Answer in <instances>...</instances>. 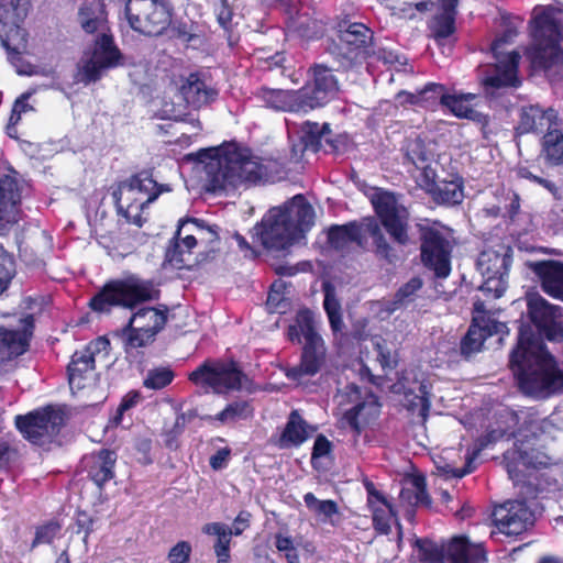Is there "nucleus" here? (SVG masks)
Returning <instances> with one entry per match:
<instances>
[{"label":"nucleus","mask_w":563,"mask_h":563,"mask_svg":"<svg viewBox=\"0 0 563 563\" xmlns=\"http://www.w3.org/2000/svg\"><path fill=\"white\" fill-rule=\"evenodd\" d=\"M510 364L525 394L547 397L563 391V369L556 366L553 356L529 327L520 328Z\"/></svg>","instance_id":"f257e3e1"},{"label":"nucleus","mask_w":563,"mask_h":563,"mask_svg":"<svg viewBox=\"0 0 563 563\" xmlns=\"http://www.w3.org/2000/svg\"><path fill=\"white\" fill-rule=\"evenodd\" d=\"M197 158L203 164L205 187L217 192L241 185L267 181L272 178L268 165L249 150L234 144L222 148L202 150Z\"/></svg>","instance_id":"f03ea898"},{"label":"nucleus","mask_w":563,"mask_h":563,"mask_svg":"<svg viewBox=\"0 0 563 563\" xmlns=\"http://www.w3.org/2000/svg\"><path fill=\"white\" fill-rule=\"evenodd\" d=\"M79 23L87 33H97L93 49L85 52L77 65L76 82L89 85L120 64L121 54L109 34L106 13L100 4L85 5L79 10Z\"/></svg>","instance_id":"7ed1b4c3"},{"label":"nucleus","mask_w":563,"mask_h":563,"mask_svg":"<svg viewBox=\"0 0 563 563\" xmlns=\"http://www.w3.org/2000/svg\"><path fill=\"white\" fill-rule=\"evenodd\" d=\"M560 10L553 5L534 9L533 46L527 52L534 69L548 70L563 58V25L556 15Z\"/></svg>","instance_id":"20e7f679"},{"label":"nucleus","mask_w":563,"mask_h":563,"mask_svg":"<svg viewBox=\"0 0 563 563\" xmlns=\"http://www.w3.org/2000/svg\"><path fill=\"white\" fill-rule=\"evenodd\" d=\"M153 286L135 275L110 280L90 300L95 311L104 312L112 306L132 309L136 305L153 298Z\"/></svg>","instance_id":"39448f33"},{"label":"nucleus","mask_w":563,"mask_h":563,"mask_svg":"<svg viewBox=\"0 0 563 563\" xmlns=\"http://www.w3.org/2000/svg\"><path fill=\"white\" fill-rule=\"evenodd\" d=\"M453 240L448 227L433 223L421 229V260L438 278H446L451 273Z\"/></svg>","instance_id":"423d86ee"},{"label":"nucleus","mask_w":563,"mask_h":563,"mask_svg":"<svg viewBox=\"0 0 563 563\" xmlns=\"http://www.w3.org/2000/svg\"><path fill=\"white\" fill-rule=\"evenodd\" d=\"M189 379L198 386L211 388L216 394L242 389L251 391V380L232 362H207L190 373Z\"/></svg>","instance_id":"0eeeda50"},{"label":"nucleus","mask_w":563,"mask_h":563,"mask_svg":"<svg viewBox=\"0 0 563 563\" xmlns=\"http://www.w3.org/2000/svg\"><path fill=\"white\" fill-rule=\"evenodd\" d=\"M125 14L131 27L144 35H161L172 20L166 0H128Z\"/></svg>","instance_id":"6e6552de"},{"label":"nucleus","mask_w":563,"mask_h":563,"mask_svg":"<svg viewBox=\"0 0 563 563\" xmlns=\"http://www.w3.org/2000/svg\"><path fill=\"white\" fill-rule=\"evenodd\" d=\"M423 551V559L431 563H486L487 558L481 543H472L465 537L453 538L445 547L438 548L433 543L417 541ZM540 563H558L553 558H544Z\"/></svg>","instance_id":"1a4fd4ad"},{"label":"nucleus","mask_w":563,"mask_h":563,"mask_svg":"<svg viewBox=\"0 0 563 563\" xmlns=\"http://www.w3.org/2000/svg\"><path fill=\"white\" fill-rule=\"evenodd\" d=\"M511 265V249L498 244L494 249L484 250L477 260V268L484 282L479 289L494 298L504 295L507 288V277Z\"/></svg>","instance_id":"9d476101"},{"label":"nucleus","mask_w":563,"mask_h":563,"mask_svg":"<svg viewBox=\"0 0 563 563\" xmlns=\"http://www.w3.org/2000/svg\"><path fill=\"white\" fill-rule=\"evenodd\" d=\"M517 36L514 27H508L492 44V51L496 58L495 74L487 76L483 84L486 88L517 87L520 80L517 76V68L520 60L518 52L505 53L504 47L512 43Z\"/></svg>","instance_id":"9b49d317"},{"label":"nucleus","mask_w":563,"mask_h":563,"mask_svg":"<svg viewBox=\"0 0 563 563\" xmlns=\"http://www.w3.org/2000/svg\"><path fill=\"white\" fill-rule=\"evenodd\" d=\"M26 14L27 10L20 0L0 7V41L13 60L27 49V34L21 26Z\"/></svg>","instance_id":"f8f14e48"},{"label":"nucleus","mask_w":563,"mask_h":563,"mask_svg":"<svg viewBox=\"0 0 563 563\" xmlns=\"http://www.w3.org/2000/svg\"><path fill=\"white\" fill-rule=\"evenodd\" d=\"M253 231L254 236L268 250H285L299 240L294 223L288 220L282 208L271 209Z\"/></svg>","instance_id":"ddd939ff"},{"label":"nucleus","mask_w":563,"mask_h":563,"mask_svg":"<svg viewBox=\"0 0 563 563\" xmlns=\"http://www.w3.org/2000/svg\"><path fill=\"white\" fill-rule=\"evenodd\" d=\"M527 312L539 333L549 341L563 340L562 308L550 303L538 292L526 295Z\"/></svg>","instance_id":"4468645a"},{"label":"nucleus","mask_w":563,"mask_h":563,"mask_svg":"<svg viewBox=\"0 0 563 563\" xmlns=\"http://www.w3.org/2000/svg\"><path fill=\"white\" fill-rule=\"evenodd\" d=\"M372 203L394 241L401 245L407 244L409 242L408 212L397 202L396 197L388 191L378 190L373 195Z\"/></svg>","instance_id":"2eb2a0df"},{"label":"nucleus","mask_w":563,"mask_h":563,"mask_svg":"<svg viewBox=\"0 0 563 563\" xmlns=\"http://www.w3.org/2000/svg\"><path fill=\"white\" fill-rule=\"evenodd\" d=\"M534 509L527 500H510L494 511V522L499 532L506 536H518L533 526Z\"/></svg>","instance_id":"dca6fc26"},{"label":"nucleus","mask_w":563,"mask_h":563,"mask_svg":"<svg viewBox=\"0 0 563 563\" xmlns=\"http://www.w3.org/2000/svg\"><path fill=\"white\" fill-rule=\"evenodd\" d=\"M431 98H440L441 103L445 106L455 117L466 118L473 121H481V113L474 109L472 101L476 99L474 93H454L445 95L444 87L438 84H429L417 96L408 95L409 102L420 103Z\"/></svg>","instance_id":"f3484780"},{"label":"nucleus","mask_w":563,"mask_h":563,"mask_svg":"<svg viewBox=\"0 0 563 563\" xmlns=\"http://www.w3.org/2000/svg\"><path fill=\"white\" fill-rule=\"evenodd\" d=\"M380 412L379 404L374 395L368 394L353 408L347 409L339 419L340 429L351 433L353 445L357 444L361 433L378 418Z\"/></svg>","instance_id":"a211bd4d"},{"label":"nucleus","mask_w":563,"mask_h":563,"mask_svg":"<svg viewBox=\"0 0 563 563\" xmlns=\"http://www.w3.org/2000/svg\"><path fill=\"white\" fill-rule=\"evenodd\" d=\"M57 418L53 411H35L26 416H16L15 426L30 442L44 444L58 433Z\"/></svg>","instance_id":"6ab92c4d"},{"label":"nucleus","mask_w":563,"mask_h":563,"mask_svg":"<svg viewBox=\"0 0 563 563\" xmlns=\"http://www.w3.org/2000/svg\"><path fill=\"white\" fill-rule=\"evenodd\" d=\"M339 90V85L331 69L317 65L312 69V82L301 88L308 110L329 102Z\"/></svg>","instance_id":"aec40b11"},{"label":"nucleus","mask_w":563,"mask_h":563,"mask_svg":"<svg viewBox=\"0 0 563 563\" xmlns=\"http://www.w3.org/2000/svg\"><path fill=\"white\" fill-rule=\"evenodd\" d=\"M21 188L15 173L0 177V234L19 221Z\"/></svg>","instance_id":"412c9836"},{"label":"nucleus","mask_w":563,"mask_h":563,"mask_svg":"<svg viewBox=\"0 0 563 563\" xmlns=\"http://www.w3.org/2000/svg\"><path fill=\"white\" fill-rule=\"evenodd\" d=\"M506 331V324L495 320L492 316L479 314L473 317V323L461 343L462 354L470 357L472 354L481 351L484 341L488 336L505 333Z\"/></svg>","instance_id":"4be33fe9"},{"label":"nucleus","mask_w":563,"mask_h":563,"mask_svg":"<svg viewBox=\"0 0 563 563\" xmlns=\"http://www.w3.org/2000/svg\"><path fill=\"white\" fill-rule=\"evenodd\" d=\"M68 382L73 393L92 387L96 383L95 357L91 346L73 354L68 365Z\"/></svg>","instance_id":"5701e85b"},{"label":"nucleus","mask_w":563,"mask_h":563,"mask_svg":"<svg viewBox=\"0 0 563 563\" xmlns=\"http://www.w3.org/2000/svg\"><path fill=\"white\" fill-rule=\"evenodd\" d=\"M373 32L362 23H352L340 31L341 49L350 59L376 54L373 47Z\"/></svg>","instance_id":"b1692460"},{"label":"nucleus","mask_w":563,"mask_h":563,"mask_svg":"<svg viewBox=\"0 0 563 563\" xmlns=\"http://www.w3.org/2000/svg\"><path fill=\"white\" fill-rule=\"evenodd\" d=\"M113 198L119 213H121L128 222L142 225V212L145 207L155 201V196H139L137 190L131 188L124 181L120 183L118 189L113 192Z\"/></svg>","instance_id":"393cba45"},{"label":"nucleus","mask_w":563,"mask_h":563,"mask_svg":"<svg viewBox=\"0 0 563 563\" xmlns=\"http://www.w3.org/2000/svg\"><path fill=\"white\" fill-rule=\"evenodd\" d=\"M33 321V317L29 314L21 320L19 329H0V363L16 357L27 350Z\"/></svg>","instance_id":"a878e982"},{"label":"nucleus","mask_w":563,"mask_h":563,"mask_svg":"<svg viewBox=\"0 0 563 563\" xmlns=\"http://www.w3.org/2000/svg\"><path fill=\"white\" fill-rule=\"evenodd\" d=\"M257 98L265 107L284 112H308V108L300 90H283L262 88Z\"/></svg>","instance_id":"bb28decb"},{"label":"nucleus","mask_w":563,"mask_h":563,"mask_svg":"<svg viewBox=\"0 0 563 563\" xmlns=\"http://www.w3.org/2000/svg\"><path fill=\"white\" fill-rule=\"evenodd\" d=\"M509 477L515 484L521 482L523 473L529 468H538L548 465V457L534 450L514 448L504 454Z\"/></svg>","instance_id":"cd10ccee"},{"label":"nucleus","mask_w":563,"mask_h":563,"mask_svg":"<svg viewBox=\"0 0 563 563\" xmlns=\"http://www.w3.org/2000/svg\"><path fill=\"white\" fill-rule=\"evenodd\" d=\"M328 131V124L320 126L318 123L311 122L302 123L299 130L289 126V134L295 132L298 134V142L291 145V158L295 162H299L305 152L311 151L316 153L320 148L321 140Z\"/></svg>","instance_id":"c85d7f7f"},{"label":"nucleus","mask_w":563,"mask_h":563,"mask_svg":"<svg viewBox=\"0 0 563 563\" xmlns=\"http://www.w3.org/2000/svg\"><path fill=\"white\" fill-rule=\"evenodd\" d=\"M323 358V343L305 345L300 363L296 366L287 367L285 374L289 379L302 384L319 372Z\"/></svg>","instance_id":"c756f323"},{"label":"nucleus","mask_w":563,"mask_h":563,"mask_svg":"<svg viewBox=\"0 0 563 563\" xmlns=\"http://www.w3.org/2000/svg\"><path fill=\"white\" fill-rule=\"evenodd\" d=\"M542 290L550 297L563 301V263L542 261L532 265Z\"/></svg>","instance_id":"7c9ffc66"},{"label":"nucleus","mask_w":563,"mask_h":563,"mask_svg":"<svg viewBox=\"0 0 563 563\" xmlns=\"http://www.w3.org/2000/svg\"><path fill=\"white\" fill-rule=\"evenodd\" d=\"M558 113L554 109L543 110L539 106H530L522 109L519 130L522 133L543 132L556 130Z\"/></svg>","instance_id":"2f4dec72"},{"label":"nucleus","mask_w":563,"mask_h":563,"mask_svg":"<svg viewBox=\"0 0 563 563\" xmlns=\"http://www.w3.org/2000/svg\"><path fill=\"white\" fill-rule=\"evenodd\" d=\"M367 504L373 512V525L379 533L387 534L390 531L391 519L396 516L391 505L374 488L373 484L366 485Z\"/></svg>","instance_id":"473e14b6"},{"label":"nucleus","mask_w":563,"mask_h":563,"mask_svg":"<svg viewBox=\"0 0 563 563\" xmlns=\"http://www.w3.org/2000/svg\"><path fill=\"white\" fill-rule=\"evenodd\" d=\"M282 209L287 214L288 220L294 223L298 239H302L314 223L313 208L301 196H296Z\"/></svg>","instance_id":"72a5a7b5"},{"label":"nucleus","mask_w":563,"mask_h":563,"mask_svg":"<svg viewBox=\"0 0 563 563\" xmlns=\"http://www.w3.org/2000/svg\"><path fill=\"white\" fill-rule=\"evenodd\" d=\"M288 338L292 342H301V338H303L305 345L323 343L321 336L316 331L313 313L308 309L297 312L294 323L288 328Z\"/></svg>","instance_id":"f704fd0d"},{"label":"nucleus","mask_w":563,"mask_h":563,"mask_svg":"<svg viewBox=\"0 0 563 563\" xmlns=\"http://www.w3.org/2000/svg\"><path fill=\"white\" fill-rule=\"evenodd\" d=\"M180 95L188 104L199 108L213 101L218 92L196 74H190L180 86Z\"/></svg>","instance_id":"c9c22d12"},{"label":"nucleus","mask_w":563,"mask_h":563,"mask_svg":"<svg viewBox=\"0 0 563 563\" xmlns=\"http://www.w3.org/2000/svg\"><path fill=\"white\" fill-rule=\"evenodd\" d=\"M89 461L91 463L89 466V475L99 487L114 476L113 468L117 454L113 451L106 449L100 450L91 454Z\"/></svg>","instance_id":"e433bc0d"},{"label":"nucleus","mask_w":563,"mask_h":563,"mask_svg":"<svg viewBox=\"0 0 563 563\" xmlns=\"http://www.w3.org/2000/svg\"><path fill=\"white\" fill-rule=\"evenodd\" d=\"M166 320V309L146 307L133 313L129 322L139 331L154 332L156 335L164 328Z\"/></svg>","instance_id":"4c0bfd02"},{"label":"nucleus","mask_w":563,"mask_h":563,"mask_svg":"<svg viewBox=\"0 0 563 563\" xmlns=\"http://www.w3.org/2000/svg\"><path fill=\"white\" fill-rule=\"evenodd\" d=\"M328 239L335 250H346L353 245H361V227L355 223L335 225L329 230Z\"/></svg>","instance_id":"58836bf2"},{"label":"nucleus","mask_w":563,"mask_h":563,"mask_svg":"<svg viewBox=\"0 0 563 563\" xmlns=\"http://www.w3.org/2000/svg\"><path fill=\"white\" fill-rule=\"evenodd\" d=\"M176 239V244L167 250L166 257L174 266L181 268L187 265L185 255L191 253V250L198 245V240L195 229H186L180 236L177 231Z\"/></svg>","instance_id":"ea45409f"},{"label":"nucleus","mask_w":563,"mask_h":563,"mask_svg":"<svg viewBox=\"0 0 563 563\" xmlns=\"http://www.w3.org/2000/svg\"><path fill=\"white\" fill-rule=\"evenodd\" d=\"M309 437L308 427L302 418L292 411L289 416L288 422L280 435L279 446L290 448L298 446L305 442Z\"/></svg>","instance_id":"a19ab883"},{"label":"nucleus","mask_w":563,"mask_h":563,"mask_svg":"<svg viewBox=\"0 0 563 563\" xmlns=\"http://www.w3.org/2000/svg\"><path fill=\"white\" fill-rule=\"evenodd\" d=\"M202 531L206 534L217 537V542L213 548L218 558V563H228L230 558L229 547L232 536L231 528L221 522H212L205 525Z\"/></svg>","instance_id":"79ce46f5"},{"label":"nucleus","mask_w":563,"mask_h":563,"mask_svg":"<svg viewBox=\"0 0 563 563\" xmlns=\"http://www.w3.org/2000/svg\"><path fill=\"white\" fill-rule=\"evenodd\" d=\"M186 229H195L196 239L198 244L206 250L212 251L219 240V234L216 227H208L197 220L181 221L178 227V235L180 236Z\"/></svg>","instance_id":"37998d69"},{"label":"nucleus","mask_w":563,"mask_h":563,"mask_svg":"<svg viewBox=\"0 0 563 563\" xmlns=\"http://www.w3.org/2000/svg\"><path fill=\"white\" fill-rule=\"evenodd\" d=\"M252 415V408L247 401H233L214 416H207L205 419L209 422H219L221 424L233 423L241 419H247Z\"/></svg>","instance_id":"c03bdc74"},{"label":"nucleus","mask_w":563,"mask_h":563,"mask_svg":"<svg viewBox=\"0 0 563 563\" xmlns=\"http://www.w3.org/2000/svg\"><path fill=\"white\" fill-rule=\"evenodd\" d=\"M124 183L131 188L137 190L139 196L146 198L154 195L155 200L163 191H169L167 186L158 185L146 172L139 173L124 180Z\"/></svg>","instance_id":"a18cd8bd"},{"label":"nucleus","mask_w":563,"mask_h":563,"mask_svg":"<svg viewBox=\"0 0 563 563\" xmlns=\"http://www.w3.org/2000/svg\"><path fill=\"white\" fill-rule=\"evenodd\" d=\"M434 196L438 201L446 205L462 202L464 197L462 179L456 177L452 180L440 181L435 185Z\"/></svg>","instance_id":"49530a36"},{"label":"nucleus","mask_w":563,"mask_h":563,"mask_svg":"<svg viewBox=\"0 0 563 563\" xmlns=\"http://www.w3.org/2000/svg\"><path fill=\"white\" fill-rule=\"evenodd\" d=\"M400 498L410 505H429V496L426 492L424 478L416 476L408 481L407 486L400 492Z\"/></svg>","instance_id":"de8ad7c7"},{"label":"nucleus","mask_w":563,"mask_h":563,"mask_svg":"<svg viewBox=\"0 0 563 563\" xmlns=\"http://www.w3.org/2000/svg\"><path fill=\"white\" fill-rule=\"evenodd\" d=\"M543 153L552 164L563 163V134L559 130L545 133L543 136Z\"/></svg>","instance_id":"09e8293b"},{"label":"nucleus","mask_w":563,"mask_h":563,"mask_svg":"<svg viewBox=\"0 0 563 563\" xmlns=\"http://www.w3.org/2000/svg\"><path fill=\"white\" fill-rule=\"evenodd\" d=\"M154 338V332L139 331L129 323L123 330L124 351L126 354H131L134 350L148 345Z\"/></svg>","instance_id":"8fccbe9b"},{"label":"nucleus","mask_w":563,"mask_h":563,"mask_svg":"<svg viewBox=\"0 0 563 563\" xmlns=\"http://www.w3.org/2000/svg\"><path fill=\"white\" fill-rule=\"evenodd\" d=\"M455 14V10L442 9V12L433 18L430 29L437 38H445L453 34Z\"/></svg>","instance_id":"3c124183"},{"label":"nucleus","mask_w":563,"mask_h":563,"mask_svg":"<svg viewBox=\"0 0 563 563\" xmlns=\"http://www.w3.org/2000/svg\"><path fill=\"white\" fill-rule=\"evenodd\" d=\"M443 453L446 456H441L439 461L435 462L438 474L443 478H462L463 476L473 471V468L471 467V461H468L463 468H460L453 465L452 463L446 462V459L451 454V451L445 450Z\"/></svg>","instance_id":"603ef678"},{"label":"nucleus","mask_w":563,"mask_h":563,"mask_svg":"<svg viewBox=\"0 0 563 563\" xmlns=\"http://www.w3.org/2000/svg\"><path fill=\"white\" fill-rule=\"evenodd\" d=\"M406 156L416 167H423L424 164H429L433 155L421 140L416 139L408 143Z\"/></svg>","instance_id":"864d4df0"},{"label":"nucleus","mask_w":563,"mask_h":563,"mask_svg":"<svg viewBox=\"0 0 563 563\" xmlns=\"http://www.w3.org/2000/svg\"><path fill=\"white\" fill-rule=\"evenodd\" d=\"M303 500L309 510L313 511L318 516L324 518H331L338 514V505L333 500H320L312 493H307L303 496Z\"/></svg>","instance_id":"5fc2aeb1"},{"label":"nucleus","mask_w":563,"mask_h":563,"mask_svg":"<svg viewBox=\"0 0 563 563\" xmlns=\"http://www.w3.org/2000/svg\"><path fill=\"white\" fill-rule=\"evenodd\" d=\"M368 231L374 236L377 256L384 258L389 264L395 263L398 260V256L382 234L379 227L375 223L368 228Z\"/></svg>","instance_id":"6e6d98bb"},{"label":"nucleus","mask_w":563,"mask_h":563,"mask_svg":"<svg viewBox=\"0 0 563 563\" xmlns=\"http://www.w3.org/2000/svg\"><path fill=\"white\" fill-rule=\"evenodd\" d=\"M31 95V92H25L15 100L7 125V131L10 136H13L16 132L15 125L20 122L22 114L33 111V107L27 102Z\"/></svg>","instance_id":"4d7b16f0"},{"label":"nucleus","mask_w":563,"mask_h":563,"mask_svg":"<svg viewBox=\"0 0 563 563\" xmlns=\"http://www.w3.org/2000/svg\"><path fill=\"white\" fill-rule=\"evenodd\" d=\"M174 374L169 368L157 367L147 372L143 385L148 389H161L172 383Z\"/></svg>","instance_id":"13d9d810"},{"label":"nucleus","mask_w":563,"mask_h":563,"mask_svg":"<svg viewBox=\"0 0 563 563\" xmlns=\"http://www.w3.org/2000/svg\"><path fill=\"white\" fill-rule=\"evenodd\" d=\"M422 287L420 278H411L405 284L395 295V307L390 308L389 311L396 310L398 305H404L412 300L413 295Z\"/></svg>","instance_id":"bf43d9fd"},{"label":"nucleus","mask_w":563,"mask_h":563,"mask_svg":"<svg viewBox=\"0 0 563 563\" xmlns=\"http://www.w3.org/2000/svg\"><path fill=\"white\" fill-rule=\"evenodd\" d=\"M60 526L57 522H48L36 529L35 538L32 542V548L40 544H49L59 534Z\"/></svg>","instance_id":"052dcab7"},{"label":"nucleus","mask_w":563,"mask_h":563,"mask_svg":"<svg viewBox=\"0 0 563 563\" xmlns=\"http://www.w3.org/2000/svg\"><path fill=\"white\" fill-rule=\"evenodd\" d=\"M14 273L12 257L0 245V294L5 290Z\"/></svg>","instance_id":"680f3d73"},{"label":"nucleus","mask_w":563,"mask_h":563,"mask_svg":"<svg viewBox=\"0 0 563 563\" xmlns=\"http://www.w3.org/2000/svg\"><path fill=\"white\" fill-rule=\"evenodd\" d=\"M275 545L279 552L285 553V559L287 563H300L299 555L294 547V542L290 537L276 534Z\"/></svg>","instance_id":"e2e57ef3"},{"label":"nucleus","mask_w":563,"mask_h":563,"mask_svg":"<svg viewBox=\"0 0 563 563\" xmlns=\"http://www.w3.org/2000/svg\"><path fill=\"white\" fill-rule=\"evenodd\" d=\"M191 553V545L187 541L177 542L168 552V563H188Z\"/></svg>","instance_id":"0e129e2a"},{"label":"nucleus","mask_w":563,"mask_h":563,"mask_svg":"<svg viewBox=\"0 0 563 563\" xmlns=\"http://www.w3.org/2000/svg\"><path fill=\"white\" fill-rule=\"evenodd\" d=\"M378 361L384 368H394L397 365V355L380 341L375 342Z\"/></svg>","instance_id":"69168bd1"},{"label":"nucleus","mask_w":563,"mask_h":563,"mask_svg":"<svg viewBox=\"0 0 563 563\" xmlns=\"http://www.w3.org/2000/svg\"><path fill=\"white\" fill-rule=\"evenodd\" d=\"M277 287H282V286L276 285V284L273 285V287L268 294L266 305H267V308L269 311L283 312L284 311L283 308L286 305L283 303L284 298H283L279 289H277Z\"/></svg>","instance_id":"338daca9"},{"label":"nucleus","mask_w":563,"mask_h":563,"mask_svg":"<svg viewBox=\"0 0 563 563\" xmlns=\"http://www.w3.org/2000/svg\"><path fill=\"white\" fill-rule=\"evenodd\" d=\"M216 12L219 23L227 29L232 20V9L229 0H220L216 8Z\"/></svg>","instance_id":"774afa93"}]
</instances>
